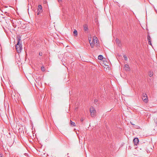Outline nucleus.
I'll use <instances>...</instances> for the list:
<instances>
[{"mask_svg":"<svg viewBox=\"0 0 157 157\" xmlns=\"http://www.w3.org/2000/svg\"><path fill=\"white\" fill-rule=\"evenodd\" d=\"M90 111L91 116L92 117H94L96 114V111L94 107L93 106H91L90 108Z\"/></svg>","mask_w":157,"mask_h":157,"instance_id":"nucleus-3","label":"nucleus"},{"mask_svg":"<svg viewBox=\"0 0 157 157\" xmlns=\"http://www.w3.org/2000/svg\"><path fill=\"white\" fill-rule=\"evenodd\" d=\"M149 75L150 77H151L153 75L152 73L150 71L149 73Z\"/></svg>","mask_w":157,"mask_h":157,"instance_id":"nucleus-15","label":"nucleus"},{"mask_svg":"<svg viewBox=\"0 0 157 157\" xmlns=\"http://www.w3.org/2000/svg\"><path fill=\"white\" fill-rule=\"evenodd\" d=\"M42 10H37V15H38L40 14V13H41L42 12Z\"/></svg>","mask_w":157,"mask_h":157,"instance_id":"nucleus-12","label":"nucleus"},{"mask_svg":"<svg viewBox=\"0 0 157 157\" xmlns=\"http://www.w3.org/2000/svg\"><path fill=\"white\" fill-rule=\"evenodd\" d=\"M17 44L15 45L16 48L17 52L18 53L20 52L22 50V45L21 43H20L21 39L20 37H17Z\"/></svg>","mask_w":157,"mask_h":157,"instance_id":"nucleus-1","label":"nucleus"},{"mask_svg":"<svg viewBox=\"0 0 157 157\" xmlns=\"http://www.w3.org/2000/svg\"><path fill=\"white\" fill-rule=\"evenodd\" d=\"M131 124L132 125H134V124H133V123H131Z\"/></svg>","mask_w":157,"mask_h":157,"instance_id":"nucleus-25","label":"nucleus"},{"mask_svg":"<svg viewBox=\"0 0 157 157\" xmlns=\"http://www.w3.org/2000/svg\"><path fill=\"white\" fill-rule=\"evenodd\" d=\"M148 44L149 45H151V41H148Z\"/></svg>","mask_w":157,"mask_h":157,"instance_id":"nucleus-18","label":"nucleus"},{"mask_svg":"<svg viewBox=\"0 0 157 157\" xmlns=\"http://www.w3.org/2000/svg\"><path fill=\"white\" fill-rule=\"evenodd\" d=\"M71 125V126H75V124L74 122H73L71 120H70Z\"/></svg>","mask_w":157,"mask_h":157,"instance_id":"nucleus-9","label":"nucleus"},{"mask_svg":"<svg viewBox=\"0 0 157 157\" xmlns=\"http://www.w3.org/2000/svg\"><path fill=\"white\" fill-rule=\"evenodd\" d=\"M83 28L84 31H87L88 30V26L87 24H84L83 25Z\"/></svg>","mask_w":157,"mask_h":157,"instance_id":"nucleus-7","label":"nucleus"},{"mask_svg":"<svg viewBox=\"0 0 157 157\" xmlns=\"http://www.w3.org/2000/svg\"><path fill=\"white\" fill-rule=\"evenodd\" d=\"M142 99L144 102L145 103H147L148 102V98L146 94L143 93L142 96Z\"/></svg>","mask_w":157,"mask_h":157,"instance_id":"nucleus-4","label":"nucleus"},{"mask_svg":"<svg viewBox=\"0 0 157 157\" xmlns=\"http://www.w3.org/2000/svg\"><path fill=\"white\" fill-rule=\"evenodd\" d=\"M37 10H42V7L41 5H38V6Z\"/></svg>","mask_w":157,"mask_h":157,"instance_id":"nucleus-8","label":"nucleus"},{"mask_svg":"<svg viewBox=\"0 0 157 157\" xmlns=\"http://www.w3.org/2000/svg\"><path fill=\"white\" fill-rule=\"evenodd\" d=\"M98 58L99 60H102L103 59V56L101 55H100L98 56Z\"/></svg>","mask_w":157,"mask_h":157,"instance_id":"nucleus-10","label":"nucleus"},{"mask_svg":"<svg viewBox=\"0 0 157 157\" xmlns=\"http://www.w3.org/2000/svg\"><path fill=\"white\" fill-rule=\"evenodd\" d=\"M147 38L148 41H151V38L149 35L147 36Z\"/></svg>","mask_w":157,"mask_h":157,"instance_id":"nucleus-14","label":"nucleus"},{"mask_svg":"<svg viewBox=\"0 0 157 157\" xmlns=\"http://www.w3.org/2000/svg\"><path fill=\"white\" fill-rule=\"evenodd\" d=\"M84 119H83V118H81L80 119V121H83Z\"/></svg>","mask_w":157,"mask_h":157,"instance_id":"nucleus-20","label":"nucleus"},{"mask_svg":"<svg viewBox=\"0 0 157 157\" xmlns=\"http://www.w3.org/2000/svg\"><path fill=\"white\" fill-rule=\"evenodd\" d=\"M39 55L40 56H41L42 55V52H39Z\"/></svg>","mask_w":157,"mask_h":157,"instance_id":"nucleus-17","label":"nucleus"},{"mask_svg":"<svg viewBox=\"0 0 157 157\" xmlns=\"http://www.w3.org/2000/svg\"><path fill=\"white\" fill-rule=\"evenodd\" d=\"M124 60L126 61H127V60H128V58L127 57L125 56V55H124Z\"/></svg>","mask_w":157,"mask_h":157,"instance_id":"nucleus-16","label":"nucleus"},{"mask_svg":"<svg viewBox=\"0 0 157 157\" xmlns=\"http://www.w3.org/2000/svg\"><path fill=\"white\" fill-rule=\"evenodd\" d=\"M92 38V41L91 39H89V40L91 47L93 48L94 47V45L97 43L98 40L97 37L95 36L93 38Z\"/></svg>","mask_w":157,"mask_h":157,"instance_id":"nucleus-2","label":"nucleus"},{"mask_svg":"<svg viewBox=\"0 0 157 157\" xmlns=\"http://www.w3.org/2000/svg\"><path fill=\"white\" fill-rule=\"evenodd\" d=\"M124 68L125 70L126 71H128L130 70L129 66L127 64L124 65Z\"/></svg>","mask_w":157,"mask_h":157,"instance_id":"nucleus-6","label":"nucleus"},{"mask_svg":"<svg viewBox=\"0 0 157 157\" xmlns=\"http://www.w3.org/2000/svg\"><path fill=\"white\" fill-rule=\"evenodd\" d=\"M133 142L135 145H137L139 142V140L137 138H135L133 140Z\"/></svg>","mask_w":157,"mask_h":157,"instance_id":"nucleus-5","label":"nucleus"},{"mask_svg":"<svg viewBox=\"0 0 157 157\" xmlns=\"http://www.w3.org/2000/svg\"><path fill=\"white\" fill-rule=\"evenodd\" d=\"M6 15L8 16H10V15H9V14L8 13H7V14H6Z\"/></svg>","mask_w":157,"mask_h":157,"instance_id":"nucleus-23","label":"nucleus"},{"mask_svg":"<svg viewBox=\"0 0 157 157\" xmlns=\"http://www.w3.org/2000/svg\"><path fill=\"white\" fill-rule=\"evenodd\" d=\"M156 127H157V122H156Z\"/></svg>","mask_w":157,"mask_h":157,"instance_id":"nucleus-24","label":"nucleus"},{"mask_svg":"<svg viewBox=\"0 0 157 157\" xmlns=\"http://www.w3.org/2000/svg\"><path fill=\"white\" fill-rule=\"evenodd\" d=\"M0 157H2V155L1 153H0Z\"/></svg>","mask_w":157,"mask_h":157,"instance_id":"nucleus-22","label":"nucleus"},{"mask_svg":"<svg viewBox=\"0 0 157 157\" xmlns=\"http://www.w3.org/2000/svg\"><path fill=\"white\" fill-rule=\"evenodd\" d=\"M68 154H68H68H67V155H68Z\"/></svg>","mask_w":157,"mask_h":157,"instance_id":"nucleus-26","label":"nucleus"},{"mask_svg":"<svg viewBox=\"0 0 157 157\" xmlns=\"http://www.w3.org/2000/svg\"><path fill=\"white\" fill-rule=\"evenodd\" d=\"M119 39H116V41L117 43H118L119 42Z\"/></svg>","mask_w":157,"mask_h":157,"instance_id":"nucleus-19","label":"nucleus"},{"mask_svg":"<svg viewBox=\"0 0 157 157\" xmlns=\"http://www.w3.org/2000/svg\"><path fill=\"white\" fill-rule=\"evenodd\" d=\"M67 157H70L69 156H67Z\"/></svg>","mask_w":157,"mask_h":157,"instance_id":"nucleus-27","label":"nucleus"},{"mask_svg":"<svg viewBox=\"0 0 157 157\" xmlns=\"http://www.w3.org/2000/svg\"><path fill=\"white\" fill-rule=\"evenodd\" d=\"M98 101V100L97 99H95L94 100V102H97Z\"/></svg>","mask_w":157,"mask_h":157,"instance_id":"nucleus-21","label":"nucleus"},{"mask_svg":"<svg viewBox=\"0 0 157 157\" xmlns=\"http://www.w3.org/2000/svg\"><path fill=\"white\" fill-rule=\"evenodd\" d=\"M41 71L43 72L45 71V68L44 66H42L41 67Z\"/></svg>","mask_w":157,"mask_h":157,"instance_id":"nucleus-13","label":"nucleus"},{"mask_svg":"<svg viewBox=\"0 0 157 157\" xmlns=\"http://www.w3.org/2000/svg\"><path fill=\"white\" fill-rule=\"evenodd\" d=\"M73 34H74L75 36H77V34H78L76 30L75 29L74 30Z\"/></svg>","mask_w":157,"mask_h":157,"instance_id":"nucleus-11","label":"nucleus"}]
</instances>
